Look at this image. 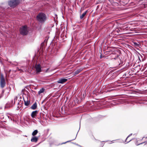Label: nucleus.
Returning a JSON list of instances; mask_svg holds the SVG:
<instances>
[{
    "instance_id": "obj_3",
    "label": "nucleus",
    "mask_w": 147,
    "mask_h": 147,
    "mask_svg": "<svg viewBox=\"0 0 147 147\" xmlns=\"http://www.w3.org/2000/svg\"><path fill=\"white\" fill-rule=\"evenodd\" d=\"M20 33L22 35H26L28 33V31L26 26L22 27L20 30Z\"/></svg>"
},
{
    "instance_id": "obj_16",
    "label": "nucleus",
    "mask_w": 147,
    "mask_h": 147,
    "mask_svg": "<svg viewBox=\"0 0 147 147\" xmlns=\"http://www.w3.org/2000/svg\"><path fill=\"white\" fill-rule=\"evenodd\" d=\"M132 135V134H130L127 137V138H126V140H127V138H128L129 137V136H131Z\"/></svg>"
},
{
    "instance_id": "obj_9",
    "label": "nucleus",
    "mask_w": 147,
    "mask_h": 147,
    "mask_svg": "<svg viewBox=\"0 0 147 147\" xmlns=\"http://www.w3.org/2000/svg\"><path fill=\"white\" fill-rule=\"evenodd\" d=\"M37 104L36 103H34L31 107V109H32L34 110L36 109L37 107Z\"/></svg>"
},
{
    "instance_id": "obj_1",
    "label": "nucleus",
    "mask_w": 147,
    "mask_h": 147,
    "mask_svg": "<svg viewBox=\"0 0 147 147\" xmlns=\"http://www.w3.org/2000/svg\"><path fill=\"white\" fill-rule=\"evenodd\" d=\"M36 18L38 22L41 23H43L47 20V16L44 13H40L37 15Z\"/></svg>"
},
{
    "instance_id": "obj_19",
    "label": "nucleus",
    "mask_w": 147,
    "mask_h": 147,
    "mask_svg": "<svg viewBox=\"0 0 147 147\" xmlns=\"http://www.w3.org/2000/svg\"><path fill=\"white\" fill-rule=\"evenodd\" d=\"M131 140H130L129 141L127 142H129L130 141H131Z\"/></svg>"
},
{
    "instance_id": "obj_18",
    "label": "nucleus",
    "mask_w": 147,
    "mask_h": 147,
    "mask_svg": "<svg viewBox=\"0 0 147 147\" xmlns=\"http://www.w3.org/2000/svg\"><path fill=\"white\" fill-rule=\"evenodd\" d=\"M8 118H9H9H10V119H11V120H12V119L11 118V117H9V116H8Z\"/></svg>"
},
{
    "instance_id": "obj_17",
    "label": "nucleus",
    "mask_w": 147,
    "mask_h": 147,
    "mask_svg": "<svg viewBox=\"0 0 147 147\" xmlns=\"http://www.w3.org/2000/svg\"><path fill=\"white\" fill-rule=\"evenodd\" d=\"M134 44H135V45H136L137 46H138V44H137V43H134Z\"/></svg>"
},
{
    "instance_id": "obj_7",
    "label": "nucleus",
    "mask_w": 147,
    "mask_h": 147,
    "mask_svg": "<svg viewBox=\"0 0 147 147\" xmlns=\"http://www.w3.org/2000/svg\"><path fill=\"white\" fill-rule=\"evenodd\" d=\"M38 113V111H33L31 114V116L32 118H34L36 116L37 114Z\"/></svg>"
},
{
    "instance_id": "obj_12",
    "label": "nucleus",
    "mask_w": 147,
    "mask_h": 147,
    "mask_svg": "<svg viewBox=\"0 0 147 147\" xmlns=\"http://www.w3.org/2000/svg\"><path fill=\"white\" fill-rule=\"evenodd\" d=\"M82 69H80L78 70H77L76 71L74 72V74L75 75H77L79 74V73L80 72L82 71Z\"/></svg>"
},
{
    "instance_id": "obj_2",
    "label": "nucleus",
    "mask_w": 147,
    "mask_h": 147,
    "mask_svg": "<svg viewBox=\"0 0 147 147\" xmlns=\"http://www.w3.org/2000/svg\"><path fill=\"white\" fill-rule=\"evenodd\" d=\"M20 0H13L8 2L9 5L11 7H14L18 5Z\"/></svg>"
},
{
    "instance_id": "obj_11",
    "label": "nucleus",
    "mask_w": 147,
    "mask_h": 147,
    "mask_svg": "<svg viewBox=\"0 0 147 147\" xmlns=\"http://www.w3.org/2000/svg\"><path fill=\"white\" fill-rule=\"evenodd\" d=\"M87 12V11H86L85 12H84V13H82V15L81 16H80V18L81 19H82L85 16V15L86 14Z\"/></svg>"
},
{
    "instance_id": "obj_13",
    "label": "nucleus",
    "mask_w": 147,
    "mask_h": 147,
    "mask_svg": "<svg viewBox=\"0 0 147 147\" xmlns=\"http://www.w3.org/2000/svg\"><path fill=\"white\" fill-rule=\"evenodd\" d=\"M38 133V130H35L32 132V135L33 136H34L36 135Z\"/></svg>"
},
{
    "instance_id": "obj_4",
    "label": "nucleus",
    "mask_w": 147,
    "mask_h": 147,
    "mask_svg": "<svg viewBox=\"0 0 147 147\" xmlns=\"http://www.w3.org/2000/svg\"><path fill=\"white\" fill-rule=\"evenodd\" d=\"M1 87L3 88L5 86V79L2 74H1Z\"/></svg>"
},
{
    "instance_id": "obj_15",
    "label": "nucleus",
    "mask_w": 147,
    "mask_h": 147,
    "mask_svg": "<svg viewBox=\"0 0 147 147\" xmlns=\"http://www.w3.org/2000/svg\"><path fill=\"white\" fill-rule=\"evenodd\" d=\"M24 104L26 106H28L29 105V102L28 101H25V100H24Z\"/></svg>"
},
{
    "instance_id": "obj_8",
    "label": "nucleus",
    "mask_w": 147,
    "mask_h": 147,
    "mask_svg": "<svg viewBox=\"0 0 147 147\" xmlns=\"http://www.w3.org/2000/svg\"><path fill=\"white\" fill-rule=\"evenodd\" d=\"M38 138L36 136H34L32 138L31 140L32 142H36L38 141Z\"/></svg>"
},
{
    "instance_id": "obj_6",
    "label": "nucleus",
    "mask_w": 147,
    "mask_h": 147,
    "mask_svg": "<svg viewBox=\"0 0 147 147\" xmlns=\"http://www.w3.org/2000/svg\"><path fill=\"white\" fill-rule=\"evenodd\" d=\"M36 72H40L41 71L40 66V65H38L36 66Z\"/></svg>"
},
{
    "instance_id": "obj_10",
    "label": "nucleus",
    "mask_w": 147,
    "mask_h": 147,
    "mask_svg": "<svg viewBox=\"0 0 147 147\" xmlns=\"http://www.w3.org/2000/svg\"><path fill=\"white\" fill-rule=\"evenodd\" d=\"M45 90V89L43 88L41 89L38 92V94L40 95L41 93H43Z\"/></svg>"
},
{
    "instance_id": "obj_5",
    "label": "nucleus",
    "mask_w": 147,
    "mask_h": 147,
    "mask_svg": "<svg viewBox=\"0 0 147 147\" xmlns=\"http://www.w3.org/2000/svg\"><path fill=\"white\" fill-rule=\"evenodd\" d=\"M67 80V79L65 78H61L59 79L58 81L57 82L59 83L63 84L66 82Z\"/></svg>"
},
{
    "instance_id": "obj_14",
    "label": "nucleus",
    "mask_w": 147,
    "mask_h": 147,
    "mask_svg": "<svg viewBox=\"0 0 147 147\" xmlns=\"http://www.w3.org/2000/svg\"><path fill=\"white\" fill-rule=\"evenodd\" d=\"M12 106V105H10L9 104V103H7L6 106H5V108H9V107H11Z\"/></svg>"
}]
</instances>
